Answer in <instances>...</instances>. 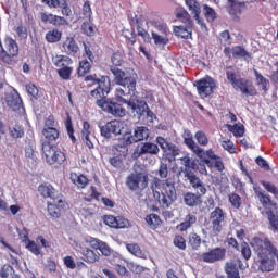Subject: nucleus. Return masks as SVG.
I'll list each match as a JSON object with an SVG mask.
<instances>
[{"instance_id":"64","label":"nucleus","mask_w":278,"mask_h":278,"mask_svg":"<svg viewBox=\"0 0 278 278\" xmlns=\"http://www.w3.org/2000/svg\"><path fill=\"white\" fill-rule=\"evenodd\" d=\"M127 268L130 269V271L135 273L136 275H142V273H144V267L134 262L127 263Z\"/></svg>"},{"instance_id":"15","label":"nucleus","mask_w":278,"mask_h":278,"mask_svg":"<svg viewBox=\"0 0 278 278\" xmlns=\"http://www.w3.org/2000/svg\"><path fill=\"white\" fill-rule=\"evenodd\" d=\"M200 160H202V162H204L208 168H215L219 173L225 170V164L223 163V160L220 156H217L212 149L204 151V154L200 156Z\"/></svg>"},{"instance_id":"47","label":"nucleus","mask_w":278,"mask_h":278,"mask_svg":"<svg viewBox=\"0 0 278 278\" xmlns=\"http://www.w3.org/2000/svg\"><path fill=\"white\" fill-rule=\"evenodd\" d=\"M90 68H91L90 62H88V60H81L77 68L78 77H84L88 75V73H90Z\"/></svg>"},{"instance_id":"41","label":"nucleus","mask_w":278,"mask_h":278,"mask_svg":"<svg viewBox=\"0 0 278 278\" xmlns=\"http://www.w3.org/2000/svg\"><path fill=\"white\" fill-rule=\"evenodd\" d=\"M46 40L50 45H54L55 42H60V40H62V31H60L58 28H53L52 30H49L46 34Z\"/></svg>"},{"instance_id":"33","label":"nucleus","mask_w":278,"mask_h":278,"mask_svg":"<svg viewBox=\"0 0 278 278\" xmlns=\"http://www.w3.org/2000/svg\"><path fill=\"white\" fill-rule=\"evenodd\" d=\"M81 140L88 147V149H94V143L90 140V123H83Z\"/></svg>"},{"instance_id":"4","label":"nucleus","mask_w":278,"mask_h":278,"mask_svg":"<svg viewBox=\"0 0 278 278\" xmlns=\"http://www.w3.org/2000/svg\"><path fill=\"white\" fill-rule=\"evenodd\" d=\"M226 78L227 81L231 84L232 88L237 91L239 90L243 97H257V88H255V85H253V81L250 79L240 77V75L231 70L226 71Z\"/></svg>"},{"instance_id":"45","label":"nucleus","mask_w":278,"mask_h":278,"mask_svg":"<svg viewBox=\"0 0 278 278\" xmlns=\"http://www.w3.org/2000/svg\"><path fill=\"white\" fill-rule=\"evenodd\" d=\"M134 136L137 142H142L149 138V129L144 126H139L135 128Z\"/></svg>"},{"instance_id":"12","label":"nucleus","mask_w":278,"mask_h":278,"mask_svg":"<svg viewBox=\"0 0 278 278\" xmlns=\"http://www.w3.org/2000/svg\"><path fill=\"white\" fill-rule=\"evenodd\" d=\"M227 255V249L225 248H213L207 252H203L198 255L199 262H204L205 264H216V262H223Z\"/></svg>"},{"instance_id":"57","label":"nucleus","mask_w":278,"mask_h":278,"mask_svg":"<svg viewBox=\"0 0 278 278\" xmlns=\"http://www.w3.org/2000/svg\"><path fill=\"white\" fill-rule=\"evenodd\" d=\"M56 73L59 77H61V79L68 81V79H71V76L73 75V67L68 66V67L59 68Z\"/></svg>"},{"instance_id":"60","label":"nucleus","mask_w":278,"mask_h":278,"mask_svg":"<svg viewBox=\"0 0 278 278\" xmlns=\"http://www.w3.org/2000/svg\"><path fill=\"white\" fill-rule=\"evenodd\" d=\"M61 9V14L66 17L73 16V10L71 9V5H68V1L62 0L61 4L59 5Z\"/></svg>"},{"instance_id":"13","label":"nucleus","mask_w":278,"mask_h":278,"mask_svg":"<svg viewBox=\"0 0 278 278\" xmlns=\"http://www.w3.org/2000/svg\"><path fill=\"white\" fill-rule=\"evenodd\" d=\"M157 153H160V147L156 143L151 141L141 142L135 148L132 159L139 160L142 155H157Z\"/></svg>"},{"instance_id":"1","label":"nucleus","mask_w":278,"mask_h":278,"mask_svg":"<svg viewBox=\"0 0 278 278\" xmlns=\"http://www.w3.org/2000/svg\"><path fill=\"white\" fill-rule=\"evenodd\" d=\"M85 81H91L93 86H97V88L91 90L90 97L96 99V104L103 110V112L119 118H123V116L127 114V111L122 104L106 100L108 94H110V88L112 87L109 76H101L99 78L97 74H90L85 77Z\"/></svg>"},{"instance_id":"59","label":"nucleus","mask_w":278,"mask_h":278,"mask_svg":"<svg viewBox=\"0 0 278 278\" xmlns=\"http://www.w3.org/2000/svg\"><path fill=\"white\" fill-rule=\"evenodd\" d=\"M195 140L201 147H207V144H210L207 135H205L202 130L195 132Z\"/></svg>"},{"instance_id":"42","label":"nucleus","mask_w":278,"mask_h":278,"mask_svg":"<svg viewBox=\"0 0 278 278\" xmlns=\"http://www.w3.org/2000/svg\"><path fill=\"white\" fill-rule=\"evenodd\" d=\"M226 127L235 138H242V136H244V125L242 124H226Z\"/></svg>"},{"instance_id":"48","label":"nucleus","mask_w":278,"mask_h":278,"mask_svg":"<svg viewBox=\"0 0 278 278\" xmlns=\"http://www.w3.org/2000/svg\"><path fill=\"white\" fill-rule=\"evenodd\" d=\"M228 201L235 210H240V207H242V198L238 193H230L228 195Z\"/></svg>"},{"instance_id":"9","label":"nucleus","mask_w":278,"mask_h":278,"mask_svg":"<svg viewBox=\"0 0 278 278\" xmlns=\"http://www.w3.org/2000/svg\"><path fill=\"white\" fill-rule=\"evenodd\" d=\"M227 220V213L220 207L216 206L208 216V223L211 225V231L213 236H220L225 229V223Z\"/></svg>"},{"instance_id":"5","label":"nucleus","mask_w":278,"mask_h":278,"mask_svg":"<svg viewBox=\"0 0 278 278\" xmlns=\"http://www.w3.org/2000/svg\"><path fill=\"white\" fill-rule=\"evenodd\" d=\"M180 162L184 166L181 170L185 179H188L190 186H192V189L197 190L203 184L201 178L197 176V172L199 170V163L190 159V156L180 157Z\"/></svg>"},{"instance_id":"44","label":"nucleus","mask_w":278,"mask_h":278,"mask_svg":"<svg viewBox=\"0 0 278 278\" xmlns=\"http://www.w3.org/2000/svg\"><path fill=\"white\" fill-rule=\"evenodd\" d=\"M146 223L149 225L150 229H157V227L162 225V219L157 214L152 213L146 216Z\"/></svg>"},{"instance_id":"32","label":"nucleus","mask_w":278,"mask_h":278,"mask_svg":"<svg viewBox=\"0 0 278 278\" xmlns=\"http://www.w3.org/2000/svg\"><path fill=\"white\" fill-rule=\"evenodd\" d=\"M54 66L56 68H68V66H71V64H73V59H71L70 56L66 55H55L52 60Z\"/></svg>"},{"instance_id":"21","label":"nucleus","mask_w":278,"mask_h":278,"mask_svg":"<svg viewBox=\"0 0 278 278\" xmlns=\"http://www.w3.org/2000/svg\"><path fill=\"white\" fill-rule=\"evenodd\" d=\"M20 236V240H22V242H25V248L33 253V255H40L41 250H40V245H38V243H36V241L30 240L29 239V235L27 232V229H24V231L18 232Z\"/></svg>"},{"instance_id":"36","label":"nucleus","mask_w":278,"mask_h":278,"mask_svg":"<svg viewBox=\"0 0 278 278\" xmlns=\"http://www.w3.org/2000/svg\"><path fill=\"white\" fill-rule=\"evenodd\" d=\"M0 278H21V275L16 274L12 265L4 264L0 268Z\"/></svg>"},{"instance_id":"53","label":"nucleus","mask_w":278,"mask_h":278,"mask_svg":"<svg viewBox=\"0 0 278 278\" xmlns=\"http://www.w3.org/2000/svg\"><path fill=\"white\" fill-rule=\"evenodd\" d=\"M53 27H68L70 23L68 20L64 16L55 15L52 17V24Z\"/></svg>"},{"instance_id":"39","label":"nucleus","mask_w":278,"mask_h":278,"mask_svg":"<svg viewBox=\"0 0 278 278\" xmlns=\"http://www.w3.org/2000/svg\"><path fill=\"white\" fill-rule=\"evenodd\" d=\"M225 273L228 278H240V269L238 264L233 262L226 263Z\"/></svg>"},{"instance_id":"46","label":"nucleus","mask_w":278,"mask_h":278,"mask_svg":"<svg viewBox=\"0 0 278 278\" xmlns=\"http://www.w3.org/2000/svg\"><path fill=\"white\" fill-rule=\"evenodd\" d=\"M256 86H260L264 92H268V79H266L257 70H254Z\"/></svg>"},{"instance_id":"30","label":"nucleus","mask_w":278,"mask_h":278,"mask_svg":"<svg viewBox=\"0 0 278 278\" xmlns=\"http://www.w3.org/2000/svg\"><path fill=\"white\" fill-rule=\"evenodd\" d=\"M60 207H64V202L61 198H58L54 203H48V213L51 218H60L62 216Z\"/></svg>"},{"instance_id":"2","label":"nucleus","mask_w":278,"mask_h":278,"mask_svg":"<svg viewBox=\"0 0 278 278\" xmlns=\"http://www.w3.org/2000/svg\"><path fill=\"white\" fill-rule=\"evenodd\" d=\"M250 245L256 255V266L261 273H273L277 266L278 249L268 237H253Z\"/></svg>"},{"instance_id":"55","label":"nucleus","mask_w":278,"mask_h":278,"mask_svg":"<svg viewBox=\"0 0 278 278\" xmlns=\"http://www.w3.org/2000/svg\"><path fill=\"white\" fill-rule=\"evenodd\" d=\"M24 153L27 160H36V144H34L33 142H29L28 144H26L24 149Z\"/></svg>"},{"instance_id":"27","label":"nucleus","mask_w":278,"mask_h":278,"mask_svg":"<svg viewBox=\"0 0 278 278\" xmlns=\"http://www.w3.org/2000/svg\"><path fill=\"white\" fill-rule=\"evenodd\" d=\"M81 260L86 262V264H97L100 260L99 253L94 252V250L90 248H80Z\"/></svg>"},{"instance_id":"14","label":"nucleus","mask_w":278,"mask_h":278,"mask_svg":"<svg viewBox=\"0 0 278 278\" xmlns=\"http://www.w3.org/2000/svg\"><path fill=\"white\" fill-rule=\"evenodd\" d=\"M195 87L199 97H201V99H207V97H212V94H214L216 83L212 77L201 78L197 81Z\"/></svg>"},{"instance_id":"17","label":"nucleus","mask_w":278,"mask_h":278,"mask_svg":"<svg viewBox=\"0 0 278 278\" xmlns=\"http://www.w3.org/2000/svg\"><path fill=\"white\" fill-rule=\"evenodd\" d=\"M100 131L101 136L104 138H112V134H114V136H119V134L123 131V124L121 121L113 119L102 126Z\"/></svg>"},{"instance_id":"38","label":"nucleus","mask_w":278,"mask_h":278,"mask_svg":"<svg viewBox=\"0 0 278 278\" xmlns=\"http://www.w3.org/2000/svg\"><path fill=\"white\" fill-rule=\"evenodd\" d=\"M185 144L195 153L199 157H203L205 155V150L201 149L197 142H194V139L192 137L185 138Z\"/></svg>"},{"instance_id":"31","label":"nucleus","mask_w":278,"mask_h":278,"mask_svg":"<svg viewBox=\"0 0 278 278\" xmlns=\"http://www.w3.org/2000/svg\"><path fill=\"white\" fill-rule=\"evenodd\" d=\"M71 181L80 190H84L90 184V179L86 175L77 173L71 174Z\"/></svg>"},{"instance_id":"54","label":"nucleus","mask_w":278,"mask_h":278,"mask_svg":"<svg viewBox=\"0 0 278 278\" xmlns=\"http://www.w3.org/2000/svg\"><path fill=\"white\" fill-rule=\"evenodd\" d=\"M240 252H241L243 260H245L247 262H249V260H251V255H253V253L251 252V245H249V243L247 241L241 242Z\"/></svg>"},{"instance_id":"29","label":"nucleus","mask_w":278,"mask_h":278,"mask_svg":"<svg viewBox=\"0 0 278 278\" xmlns=\"http://www.w3.org/2000/svg\"><path fill=\"white\" fill-rule=\"evenodd\" d=\"M63 51L67 53V55H77L79 51V46L77 45V41H75V38L73 37H66L62 45Z\"/></svg>"},{"instance_id":"62","label":"nucleus","mask_w":278,"mask_h":278,"mask_svg":"<svg viewBox=\"0 0 278 278\" xmlns=\"http://www.w3.org/2000/svg\"><path fill=\"white\" fill-rule=\"evenodd\" d=\"M83 34H86V36H94V25L90 22H84L81 25Z\"/></svg>"},{"instance_id":"8","label":"nucleus","mask_w":278,"mask_h":278,"mask_svg":"<svg viewBox=\"0 0 278 278\" xmlns=\"http://www.w3.org/2000/svg\"><path fill=\"white\" fill-rule=\"evenodd\" d=\"M126 186L130 192H142L149 187V174L135 172L126 177Z\"/></svg>"},{"instance_id":"50","label":"nucleus","mask_w":278,"mask_h":278,"mask_svg":"<svg viewBox=\"0 0 278 278\" xmlns=\"http://www.w3.org/2000/svg\"><path fill=\"white\" fill-rule=\"evenodd\" d=\"M150 23L151 26L155 27V29H157L162 36H168V26H166L165 23L155 20L151 21Z\"/></svg>"},{"instance_id":"6","label":"nucleus","mask_w":278,"mask_h":278,"mask_svg":"<svg viewBox=\"0 0 278 278\" xmlns=\"http://www.w3.org/2000/svg\"><path fill=\"white\" fill-rule=\"evenodd\" d=\"M4 45V46H3ZM18 42L16 39L5 36L3 42L0 39V61L3 64H12L14 62V58H18Z\"/></svg>"},{"instance_id":"18","label":"nucleus","mask_w":278,"mask_h":278,"mask_svg":"<svg viewBox=\"0 0 278 278\" xmlns=\"http://www.w3.org/2000/svg\"><path fill=\"white\" fill-rule=\"evenodd\" d=\"M185 4L187 5L189 12L193 14V18L197 21L198 25L201 26L202 29H207L205 22L201 18V4L197 0H185Z\"/></svg>"},{"instance_id":"51","label":"nucleus","mask_w":278,"mask_h":278,"mask_svg":"<svg viewBox=\"0 0 278 278\" xmlns=\"http://www.w3.org/2000/svg\"><path fill=\"white\" fill-rule=\"evenodd\" d=\"M65 127H66V131L67 135L70 137V139L72 140V142H77V139L75 138V129L73 128V119L71 118V116L68 115L66 121H65Z\"/></svg>"},{"instance_id":"34","label":"nucleus","mask_w":278,"mask_h":278,"mask_svg":"<svg viewBox=\"0 0 278 278\" xmlns=\"http://www.w3.org/2000/svg\"><path fill=\"white\" fill-rule=\"evenodd\" d=\"M175 16L177 21H179L182 24H191L192 23V17L190 16V13L187 12L186 9L182 7H178L175 10Z\"/></svg>"},{"instance_id":"52","label":"nucleus","mask_w":278,"mask_h":278,"mask_svg":"<svg viewBox=\"0 0 278 278\" xmlns=\"http://www.w3.org/2000/svg\"><path fill=\"white\" fill-rule=\"evenodd\" d=\"M222 148L224 151H227L228 153H237L236 151V146L233 144V141H231L230 139H222L219 140Z\"/></svg>"},{"instance_id":"35","label":"nucleus","mask_w":278,"mask_h":278,"mask_svg":"<svg viewBox=\"0 0 278 278\" xmlns=\"http://www.w3.org/2000/svg\"><path fill=\"white\" fill-rule=\"evenodd\" d=\"M126 249L128 253L134 255L135 257H139L140 260H147V253L142 251L139 244L137 243H128L126 244Z\"/></svg>"},{"instance_id":"11","label":"nucleus","mask_w":278,"mask_h":278,"mask_svg":"<svg viewBox=\"0 0 278 278\" xmlns=\"http://www.w3.org/2000/svg\"><path fill=\"white\" fill-rule=\"evenodd\" d=\"M42 153L46 157L47 164L50 166H62V164L66 163V154L62 150L55 149L49 143L43 146Z\"/></svg>"},{"instance_id":"56","label":"nucleus","mask_w":278,"mask_h":278,"mask_svg":"<svg viewBox=\"0 0 278 278\" xmlns=\"http://www.w3.org/2000/svg\"><path fill=\"white\" fill-rule=\"evenodd\" d=\"M156 142L159 147L166 153V151H173V143L168 142L164 137H156Z\"/></svg>"},{"instance_id":"10","label":"nucleus","mask_w":278,"mask_h":278,"mask_svg":"<svg viewBox=\"0 0 278 278\" xmlns=\"http://www.w3.org/2000/svg\"><path fill=\"white\" fill-rule=\"evenodd\" d=\"M255 194L260 201V203L263 205L264 210H266L267 218L269 220V225L274 231H278V215H275L273 213V210L268 208L270 205H274L273 198H270V194L266 193V191L260 189L255 190Z\"/></svg>"},{"instance_id":"43","label":"nucleus","mask_w":278,"mask_h":278,"mask_svg":"<svg viewBox=\"0 0 278 278\" xmlns=\"http://www.w3.org/2000/svg\"><path fill=\"white\" fill-rule=\"evenodd\" d=\"M188 240L191 249H193V251H199V249L201 248V243L203 242L201 236H199L197 232H190Z\"/></svg>"},{"instance_id":"61","label":"nucleus","mask_w":278,"mask_h":278,"mask_svg":"<svg viewBox=\"0 0 278 278\" xmlns=\"http://www.w3.org/2000/svg\"><path fill=\"white\" fill-rule=\"evenodd\" d=\"M152 38L154 45H166L168 42V35H159L155 31H152Z\"/></svg>"},{"instance_id":"63","label":"nucleus","mask_w":278,"mask_h":278,"mask_svg":"<svg viewBox=\"0 0 278 278\" xmlns=\"http://www.w3.org/2000/svg\"><path fill=\"white\" fill-rule=\"evenodd\" d=\"M174 245L180 249V251H186V238L181 235H176L174 237Z\"/></svg>"},{"instance_id":"20","label":"nucleus","mask_w":278,"mask_h":278,"mask_svg":"<svg viewBox=\"0 0 278 278\" xmlns=\"http://www.w3.org/2000/svg\"><path fill=\"white\" fill-rule=\"evenodd\" d=\"M104 224L113 229H125V227L129 226V220L123 216L105 215Z\"/></svg>"},{"instance_id":"25","label":"nucleus","mask_w":278,"mask_h":278,"mask_svg":"<svg viewBox=\"0 0 278 278\" xmlns=\"http://www.w3.org/2000/svg\"><path fill=\"white\" fill-rule=\"evenodd\" d=\"M228 12L231 16H240L247 10V2L239 0H227Z\"/></svg>"},{"instance_id":"49","label":"nucleus","mask_w":278,"mask_h":278,"mask_svg":"<svg viewBox=\"0 0 278 278\" xmlns=\"http://www.w3.org/2000/svg\"><path fill=\"white\" fill-rule=\"evenodd\" d=\"M9 131H10L11 136L13 138H15V140H18V138H23V136H25V128L18 124L10 127Z\"/></svg>"},{"instance_id":"26","label":"nucleus","mask_w":278,"mask_h":278,"mask_svg":"<svg viewBox=\"0 0 278 278\" xmlns=\"http://www.w3.org/2000/svg\"><path fill=\"white\" fill-rule=\"evenodd\" d=\"M192 27H193V23L174 26V34L178 38L190 40V38H192Z\"/></svg>"},{"instance_id":"40","label":"nucleus","mask_w":278,"mask_h":278,"mask_svg":"<svg viewBox=\"0 0 278 278\" xmlns=\"http://www.w3.org/2000/svg\"><path fill=\"white\" fill-rule=\"evenodd\" d=\"M136 142H138V141L136 140L135 135H131L130 132L125 134V136L122 140V146L117 144V146H115V149H116V151H118L119 149H123L124 151H127V147H129L130 144H134Z\"/></svg>"},{"instance_id":"37","label":"nucleus","mask_w":278,"mask_h":278,"mask_svg":"<svg viewBox=\"0 0 278 278\" xmlns=\"http://www.w3.org/2000/svg\"><path fill=\"white\" fill-rule=\"evenodd\" d=\"M184 201L189 207H197V205H201L202 203L201 195L192 192L185 194Z\"/></svg>"},{"instance_id":"3","label":"nucleus","mask_w":278,"mask_h":278,"mask_svg":"<svg viewBox=\"0 0 278 278\" xmlns=\"http://www.w3.org/2000/svg\"><path fill=\"white\" fill-rule=\"evenodd\" d=\"M151 188L153 197L162 210H168V207L177 201V189H175L173 182L154 178Z\"/></svg>"},{"instance_id":"24","label":"nucleus","mask_w":278,"mask_h":278,"mask_svg":"<svg viewBox=\"0 0 278 278\" xmlns=\"http://www.w3.org/2000/svg\"><path fill=\"white\" fill-rule=\"evenodd\" d=\"M5 103L8 108L13 110V112H17V110H21V108H23V100L21 99V94H18L16 91H11L7 93Z\"/></svg>"},{"instance_id":"22","label":"nucleus","mask_w":278,"mask_h":278,"mask_svg":"<svg viewBox=\"0 0 278 278\" xmlns=\"http://www.w3.org/2000/svg\"><path fill=\"white\" fill-rule=\"evenodd\" d=\"M42 136L45 138V140L41 143L43 150L46 144L53 147V142H56L60 138V130L58 128H43Z\"/></svg>"},{"instance_id":"28","label":"nucleus","mask_w":278,"mask_h":278,"mask_svg":"<svg viewBox=\"0 0 278 278\" xmlns=\"http://www.w3.org/2000/svg\"><path fill=\"white\" fill-rule=\"evenodd\" d=\"M194 225H197V215L188 213L184 220L176 226V229L180 231V233H184V231H188V229L192 228Z\"/></svg>"},{"instance_id":"16","label":"nucleus","mask_w":278,"mask_h":278,"mask_svg":"<svg viewBox=\"0 0 278 278\" xmlns=\"http://www.w3.org/2000/svg\"><path fill=\"white\" fill-rule=\"evenodd\" d=\"M125 90L123 88H117L115 91V97L117 101L121 103H125L127 105L128 110H136L139 109V112L144 111V108H147V101L144 100H127L123 97H125Z\"/></svg>"},{"instance_id":"58","label":"nucleus","mask_w":278,"mask_h":278,"mask_svg":"<svg viewBox=\"0 0 278 278\" xmlns=\"http://www.w3.org/2000/svg\"><path fill=\"white\" fill-rule=\"evenodd\" d=\"M204 16L208 23H214L216 21V11L210 5H204Z\"/></svg>"},{"instance_id":"7","label":"nucleus","mask_w":278,"mask_h":278,"mask_svg":"<svg viewBox=\"0 0 278 278\" xmlns=\"http://www.w3.org/2000/svg\"><path fill=\"white\" fill-rule=\"evenodd\" d=\"M111 73L114 75V81L117 86H123V88L128 89V94H135L136 86L138 84L136 76L127 75L125 71L116 67H110Z\"/></svg>"},{"instance_id":"19","label":"nucleus","mask_w":278,"mask_h":278,"mask_svg":"<svg viewBox=\"0 0 278 278\" xmlns=\"http://www.w3.org/2000/svg\"><path fill=\"white\" fill-rule=\"evenodd\" d=\"M224 55H226V58H229V60H231V58L233 60H238L240 58H251L249 51H247V49H244L242 46L224 48Z\"/></svg>"},{"instance_id":"23","label":"nucleus","mask_w":278,"mask_h":278,"mask_svg":"<svg viewBox=\"0 0 278 278\" xmlns=\"http://www.w3.org/2000/svg\"><path fill=\"white\" fill-rule=\"evenodd\" d=\"M38 192L41 194L43 199H52V201H55L60 199L58 190L51 186V184L43 182L39 185Z\"/></svg>"}]
</instances>
